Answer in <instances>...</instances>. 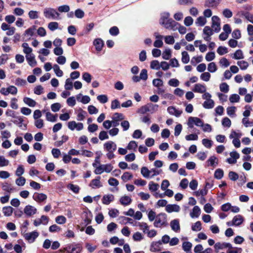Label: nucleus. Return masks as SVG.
Instances as JSON below:
<instances>
[{
	"label": "nucleus",
	"instance_id": "nucleus-3",
	"mask_svg": "<svg viewBox=\"0 0 253 253\" xmlns=\"http://www.w3.org/2000/svg\"><path fill=\"white\" fill-rule=\"evenodd\" d=\"M43 15L48 19H57L59 17V13L55 9L50 7L44 9Z\"/></svg>",
	"mask_w": 253,
	"mask_h": 253
},
{
	"label": "nucleus",
	"instance_id": "nucleus-52",
	"mask_svg": "<svg viewBox=\"0 0 253 253\" xmlns=\"http://www.w3.org/2000/svg\"><path fill=\"white\" fill-rule=\"evenodd\" d=\"M211 74L209 72H204L202 73L200 76V78L202 80L208 82L211 78Z\"/></svg>",
	"mask_w": 253,
	"mask_h": 253
},
{
	"label": "nucleus",
	"instance_id": "nucleus-22",
	"mask_svg": "<svg viewBox=\"0 0 253 253\" xmlns=\"http://www.w3.org/2000/svg\"><path fill=\"white\" fill-rule=\"evenodd\" d=\"M93 44L95 47L96 50L98 51H100L104 45V42L101 39H96L93 41Z\"/></svg>",
	"mask_w": 253,
	"mask_h": 253
},
{
	"label": "nucleus",
	"instance_id": "nucleus-10",
	"mask_svg": "<svg viewBox=\"0 0 253 253\" xmlns=\"http://www.w3.org/2000/svg\"><path fill=\"white\" fill-rule=\"evenodd\" d=\"M37 209L31 205H27L25 206L24 209V213L28 216H31L32 215L37 213Z\"/></svg>",
	"mask_w": 253,
	"mask_h": 253
},
{
	"label": "nucleus",
	"instance_id": "nucleus-41",
	"mask_svg": "<svg viewBox=\"0 0 253 253\" xmlns=\"http://www.w3.org/2000/svg\"><path fill=\"white\" fill-rule=\"evenodd\" d=\"M237 64L240 67V69L243 70L247 69L249 66L248 63L244 60L238 61Z\"/></svg>",
	"mask_w": 253,
	"mask_h": 253
},
{
	"label": "nucleus",
	"instance_id": "nucleus-31",
	"mask_svg": "<svg viewBox=\"0 0 253 253\" xmlns=\"http://www.w3.org/2000/svg\"><path fill=\"white\" fill-rule=\"evenodd\" d=\"M13 209L10 206L4 207L2 208V212L5 216H10L12 215Z\"/></svg>",
	"mask_w": 253,
	"mask_h": 253
},
{
	"label": "nucleus",
	"instance_id": "nucleus-30",
	"mask_svg": "<svg viewBox=\"0 0 253 253\" xmlns=\"http://www.w3.org/2000/svg\"><path fill=\"white\" fill-rule=\"evenodd\" d=\"M214 105V102L213 100L210 99L206 100L203 104V106L206 109H212Z\"/></svg>",
	"mask_w": 253,
	"mask_h": 253
},
{
	"label": "nucleus",
	"instance_id": "nucleus-55",
	"mask_svg": "<svg viewBox=\"0 0 253 253\" xmlns=\"http://www.w3.org/2000/svg\"><path fill=\"white\" fill-rule=\"evenodd\" d=\"M171 57V51L169 49H166L162 54V57L165 60H169Z\"/></svg>",
	"mask_w": 253,
	"mask_h": 253
},
{
	"label": "nucleus",
	"instance_id": "nucleus-32",
	"mask_svg": "<svg viewBox=\"0 0 253 253\" xmlns=\"http://www.w3.org/2000/svg\"><path fill=\"white\" fill-rule=\"evenodd\" d=\"M23 101L26 104L28 105L30 107H33L35 106V105H36V102L32 98L29 97H24L23 98Z\"/></svg>",
	"mask_w": 253,
	"mask_h": 253
},
{
	"label": "nucleus",
	"instance_id": "nucleus-14",
	"mask_svg": "<svg viewBox=\"0 0 253 253\" xmlns=\"http://www.w3.org/2000/svg\"><path fill=\"white\" fill-rule=\"evenodd\" d=\"M206 86L201 84H196L194 85L192 90L195 92L203 93L206 91Z\"/></svg>",
	"mask_w": 253,
	"mask_h": 253
},
{
	"label": "nucleus",
	"instance_id": "nucleus-57",
	"mask_svg": "<svg viewBox=\"0 0 253 253\" xmlns=\"http://www.w3.org/2000/svg\"><path fill=\"white\" fill-rule=\"evenodd\" d=\"M119 213V210L113 209L110 210L108 212L109 215L112 218H115L117 217Z\"/></svg>",
	"mask_w": 253,
	"mask_h": 253
},
{
	"label": "nucleus",
	"instance_id": "nucleus-28",
	"mask_svg": "<svg viewBox=\"0 0 253 253\" xmlns=\"http://www.w3.org/2000/svg\"><path fill=\"white\" fill-rule=\"evenodd\" d=\"M200 213L201 210L200 208L197 206H195L193 208L192 211L190 212V215L192 218H194L199 217V216L200 215Z\"/></svg>",
	"mask_w": 253,
	"mask_h": 253
},
{
	"label": "nucleus",
	"instance_id": "nucleus-27",
	"mask_svg": "<svg viewBox=\"0 0 253 253\" xmlns=\"http://www.w3.org/2000/svg\"><path fill=\"white\" fill-rule=\"evenodd\" d=\"M192 244L189 242H184L182 244V249L187 253H192L191 248Z\"/></svg>",
	"mask_w": 253,
	"mask_h": 253
},
{
	"label": "nucleus",
	"instance_id": "nucleus-21",
	"mask_svg": "<svg viewBox=\"0 0 253 253\" xmlns=\"http://www.w3.org/2000/svg\"><path fill=\"white\" fill-rule=\"evenodd\" d=\"M26 58L29 65L31 67H34L37 65V61L35 60V57L33 54L26 55Z\"/></svg>",
	"mask_w": 253,
	"mask_h": 253
},
{
	"label": "nucleus",
	"instance_id": "nucleus-61",
	"mask_svg": "<svg viewBox=\"0 0 253 253\" xmlns=\"http://www.w3.org/2000/svg\"><path fill=\"white\" fill-rule=\"evenodd\" d=\"M153 85L157 87L162 86L163 85V81L160 79H154L153 80Z\"/></svg>",
	"mask_w": 253,
	"mask_h": 253
},
{
	"label": "nucleus",
	"instance_id": "nucleus-50",
	"mask_svg": "<svg viewBox=\"0 0 253 253\" xmlns=\"http://www.w3.org/2000/svg\"><path fill=\"white\" fill-rule=\"evenodd\" d=\"M203 145L207 148H210L212 145V141L210 139L204 138L202 140Z\"/></svg>",
	"mask_w": 253,
	"mask_h": 253
},
{
	"label": "nucleus",
	"instance_id": "nucleus-23",
	"mask_svg": "<svg viewBox=\"0 0 253 253\" xmlns=\"http://www.w3.org/2000/svg\"><path fill=\"white\" fill-rule=\"evenodd\" d=\"M132 202L131 198L128 196H123L120 199V203L125 206L129 205Z\"/></svg>",
	"mask_w": 253,
	"mask_h": 253
},
{
	"label": "nucleus",
	"instance_id": "nucleus-37",
	"mask_svg": "<svg viewBox=\"0 0 253 253\" xmlns=\"http://www.w3.org/2000/svg\"><path fill=\"white\" fill-rule=\"evenodd\" d=\"M53 70H54V71L57 77H61L63 76V72L61 70H60V67L58 65H57V64L54 65Z\"/></svg>",
	"mask_w": 253,
	"mask_h": 253
},
{
	"label": "nucleus",
	"instance_id": "nucleus-29",
	"mask_svg": "<svg viewBox=\"0 0 253 253\" xmlns=\"http://www.w3.org/2000/svg\"><path fill=\"white\" fill-rule=\"evenodd\" d=\"M219 1L220 0H207L205 6L209 7H214L218 4Z\"/></svg>",
	"mask_w": 253,
	"mask_h": 253
},
{
	"label": "nucleus",
	"instance_id": "nucleus-13",
	"mask_svg": "<svg viewBox=\"0 0 253 253\" xmlns=\"http://www.w3.org/2000/svg\"><path fill=\"white\" fill-rule=\"evenodd\" d=\"M162 242L160 241L153 242L151 244L150 250L152 252H159L162 249Z\"/></svg>",
	"mask_w": 253,
	"mask_h": 253
},
{
	"label": "nucleus",
	"instance_id": "nucleus-47",
	"mask_svg": "<svg viewBox=\"0 0 253 253\" xmlns=\"http://www.w3.org/2000/svg\"><path fill=\"white\" fill-rule=\"evenodd\" d=\"M203 60V56L202 55L201 56H194L193 57H192L191 60V63L192 64H193V65H196V63H200L201 62H202Z\"/></svg>",
	"mask_w": 253,
	"mask_h": 253
},
{
	"label": "nucleus",
	"instance_id": "nucleus-46",
	"mask_svg": "<svg viewBox=\"0 0 253 253\" xmlns=\"http://www.w3.org/2000/svg\"><path fill=\"white\" fill-rule=\"evenodd\" d=\"M133 177L132 174H131L129 172H125L122 176V179L124 181H127L130 179H131Z\"/></svg>",
	"mask_w": 253,
	"mask_h": 253
},
{
	"label": "nucleus",
	"instance_id": "nucleus-6",
	"mask_svg": "<svg viewBox=\"0 0 253 253\" xmlns=\"http://www.w3.org/2000/svg\"><path fill=\"white\" fill-rule=\"evenodd\" d=\"M194 125L197 126H203V121L199 118L190 117L188 118L187 122V126L189 128H193Z\"/></svg>",
	"mask_w": 253,
	"mask_h": 253
},
{
	"label": "nucleus",
	"instance_id": "nucleus-11",
	"mask_svg": "<svg viewBox=\"0 0 253 253\" xmlns=\"http://www.w3.org/2000/svg\"><path fill=\"white\" fill-rule=\"evenodd\" d=\"M215 251L218 253L219 250H222L224 248H228L229 249L232 248V245L229 243H220L217 242L215 244L214 246Z\"/></svg>",
	"mask_w": 253,
	"mask_h": 253
},
{
	"label": "nucleus",
	"instance_id": "nucleus-59",
	"mask_svg": "<svg viewBox=\"0 0 253 253\" xmlns=\"http://www.w3.org/2000/svg\"><path fill=\"white\" fill-rule=\"evenodd\" d=\"M242 134L241 133H238L236 132L235 131H232L229 137L231 139H239L241 136Z\"/></svg>",
	"mask_w": 253,
	"mask_h": 253
},
{
	"label": "nucleus",
	"instance_id": "nucleus-7",
	"mask_svg": "<svg viewBox=\"0 0 253 253\" xmlns=\"http://www.w3.org/2000/svg\"><path fill=\"white\" fill-rule=\"evenodd\" d=\"M64 250L68 253H80L82 251V246L79 244L70 245L64 248Z\"/></svg>",
	"mask_w": 253,
	"mask_h": 253
},
{
	"label": "nucleus",
	"instance_id": "nucleus-63",
	"mask_svg": "<svg viewBox=\"0 0 253 253\" xmlns=\"http://www.w3.org/2000/svg\"><path fill=\"white\" fill-rule=\"evenodd\" d=\"M61 107V106L59 103H55L51 105V109L54 112H58Z\"/></svg>",
	"mask_w": 253,
	"mask_h": 253
},
{
	"label": "nucleus",
	"instance_id": "nucleus-53",
	"mask_svg": "<svg viewBox=\"0 0 253 253\" xmlns=\"http://www.w3.org/2000/svg\"><path fill=\"white\" fill-rule=\"evenodd\" d=\"M202 229V225L200 221H197L192 226V230L194 231H200Z\"/></svg>",
	"mask_w": 253,
	"mask_h": 253
},
{
	"label": "nucleus",
	"instance_id": "nucleus-17",
	"mask_svg": "<svg viewBox=\"0 0 253 253\" xmlns=\"http://www.w3.org/2000/svg\"><path fill=\"white\" fill-rule=\"evenodd\" d=\"M167 110L169 114L174 115L176 117H179L182 113V111L177 110L173 106L169 107Z\"/></svg>",
	"mask_w": 253,
	"mask_h": 253
},
{
	"label": "nucleus",
	"instance_id": "nucleus-9",
	"mask_svg": "<svg viewBox=\"0 0 253 253\" xmlns=\"http://www.w3.org/2000/svg\"><path fill=\"white\" fill-rule=\"evenodd\" d=\"M39 233L37 231H33L32 232L24 234V237L29 243H33L35 239L38 237Z\"/></svg>",
	"mask_w": 253,
	"mask_h": 253
},
{
	"label": "nucleus",
	"instance_id": "nucleus-36",
	"mask_svg": "<svg viewBox=\"0 0 253 253\" xmlns=\"http://www.w3.org/2000/svg\"><path fill=\"white\" fill-rule=\"evenodd\" d=\"M182 54V58L181 61L182 62L186 64L188 63L189 62L190 60V57L189 56L186 51H183L181 53Z\"/></svg>",
	"mask_w": 253,
	"mask_h": 253
},
{
	"label": "nucleus",
	"instance_id": "nucleus-40",
	"mask_svg": "<svg viewBox=\"0 0 253 253\" xmlns=\"http://www.w3.org/2000/svg\"><path fill=\"white\" fill-rule=\"evenodd\" d=\"M244 55L241 50L238 49L234 53L233 58L235 59H241L244 58Z\"/></svg>",
	"mask_w": 253,
	"mask_h": 253
},
{
	"label": "nucleus",
	"instance_id": "nucleus-48",
	"mask_svg": "<svg viewBox=\"0 0 253 253\" xmlns=\"http://www.w3.org/2000/svg\"><path fill=\"white\" fill-rule=\"evenodd\" d=\"M240 97L239 95L237 94H233L229 97V101L230 102L233 103L238 102L240 100Z\"/></svg>",
	"mask_w": 253,
	"mask_h": 253
},
{
	"label": "nucleus",
	"instance_id": "nucleus-2",
	"mask_svg": "<svg viewBox=\"0 0 253 253\" xmlns=\"http://www.w3.org/2000/svg\"><path fill=\"white\" fill-rule=\"evenodd\" d=\"M158 105L152 103H148L145 105L141 106L137 111L138 113L144 114L147 112L153 113L158 110Z\"/></svg>",
	"mask_w": 253,
	"mask_h": 253
},
{
	"label": "nucleus",
	"instance_id": "nucleus-1",
	"mask_svg": "<svg viewBox=\"0 0 253 253\" xmlns=\"http://www.w3.org/2000/svg\"><path fill=\"white\" fill-rule=\"evenodd\" d=\"M170 14L165 12L161 14L159 20L160 24L169 30L178 31V32H185L186 28L179 23L169 18Z\"/></svg>",
	"mask_w": 253,
	"mask_h": 253
},
{
	"label": "nucleus",
	"instance_id": "nucleus-64",
	"mask_svg": "<svg viewBox=\"0 0 253 253\" xmlns=\"http://www.w3.org/2000/svg\"><path fill=\"white\" fill-rule=\"evenodd\" d=\"M133 239L135 241H140L143 239V237L141 233L137 232L135 233L132 236Z\"/></svg>",
	"mask_w": 253,
	"mask_h": 253
},
{
	"label": "nucleus",
	"instance_id": "nucleus-19",
	"mask_svg": "<svg viewBox=\"0 0 253 253\" xmlns=\"http://www.w3.org/2000/svg\"><path fill=\"white\" fill-rule=\"evenodd\" d=\"M170 225L171 229L175 232H178L180 230V224L178 219H174L170 221Z\"/></svg>",
	"mask_w": 253,
	"mask_h": 253
},
{
	"label": "nucleus",
	"instance_id": "nucleus-60",
	"mask_svg": "<svg viewBox=\"0 0 253 253\" xmlns=\"http://www.w3.org/2000/svg\"><path fill=\"white\" fill-rule=\"evenodd\" d=\"M120 108V103L118 100L115 99L111 102V108L112 110Z\"/></svg>",
	"mask_w": 253,
	"mask_h": 253
},
{
	"label": "nucleus",
	"instance_id": "nucleus-42",
	"mask_svg": "<svg viewBox=\"0 0 253 253\" xmlns=\"http://www.w3.org/2000/svg\"><path fill=\"white\" fill-rule=\"evenodd\" d=\"M66 218L64 216L59 215L55 218V222L59 224H63L66 222Z\"/></svg>",
	"mask_w": 253,
	"mask_h": 253
},
{
	"label": "nucleus",
	"instance_id": "nucleus-44",
	"mask_svg": "<svg viewBox=\"0 0 253 253\" xmlns=\"http://www.w3.org/2000/svg\"><path fill=\"white\" fill-rule=\"evenodd\" d=\"M64 87L66 90H72L73 89V83L71 79L68 78L66 80Z\"/></svg>",
	"mask_w": 253,
	"mask_h": 253
},
{
	"label": "nucleus",
	"instance_id": "nucleus-8",
	"mask_svg": "<svg viewBox=\"0 0 253 253\" xmlns=\"http://www.w3.org/2000/svg\"><path fill=\"white\" fill-rule=\"evenodd\" d=\"M211 30L218 32L220 30V19L216 16H213L212 18Z\"/></svg>",
	"mask_w": 253,
	"mask_h": 253
},
{
	"label": "nucleus",
	"instance_id": "nucleus-26",
	"mask_svg": "<svg viewBox=\"0 0 253 253\" xmlns=\"http://www.w3.org/2000/svg\"><path fill=\"white\" fill-rule=\"evenodd\" d=\"M118 220L119 221V223L121 224H126L128 223L132 224L133 222L132 219L124 216H120Z\"/></svg>",
	"mask_w": 253,
	"mask_h": 253
},
{
	"label": "nucleus",
	"instance_id": "nucleus-12",
	"mask_svg": "<svg viewBox=\"0 0 253 253\" xmlns=\"http://www.w3.org/2000/svg\"><path fill=\"white\" fill-rule=\"evenodd\" d=\"M104 148L107 152H114L117 149V145L114 142L109 141L104 144Z\"/></svg>",
	"mask_w": 253,
	"mask_h": 253
},
{
	"label": "nucleus",
	"instance_id": "nucleus-39",
	"mask_svg": "<svg viewBox=\"0 0 253 253\" xmlns=\"http://www.w3.org/2000/svg\"><path fill=\"white\" fill-rule=\"evenodd\" d=\"M159 188V185L155 183L153 181H151L149 183V189L152 191H156Z\"/></svg>",
	"mask_w": 253,
	"mask_h": 253
},
{
	"label": "nucleus",
	"instance_id": "nucleus-58",
	"mask_svg": "<svg viewBox=\"0 0 253 253\" xmlns=\"http://www.w3.org/2000/svg\"><path fill=\"white\" fill-rule=\"evenodd\" d=\"M222 125L223 126L229 127L231 125V122L228 118L225 117L222 119Z\"/></svg>",
	"mask_w": 253,
	"mask_h": 253
},
{
	"label": "nucleus",
	"instance_id": "nucleus-35",
	"mask_svg": "<svg viewBox=\"0 0 253 253\" xmlns=\"http://www.w3.org/2000/svg\"><path fill=\"white\" fill-rule=\"evenodd\" d=\"M112 119L115 121H120L125 119L124 115L122 113H115L112 116Z\"/></svg>",
	"mask_w": 253,
	"mask_h": 253
},
{
	"label": "nucleus",
	"instance_id": "nucleus-38",
	"mask_svg": "<svg viewBox=\"0 0 253 253\" xmlns=\"http://www.w3.org/2000/svg\"><path fill=\"white\" fill-rule=\"evenodd\" d=\"M141 173L145 178H148L150 175V170L146 167H143L141 169Z\"/></svg>",
	"mask_w": 253,
	"mask_h": 253
},
{
	"label": "nucleus",
	"instance_id": "nucleus-51",
	"mask_svg": "<svg viewBox=\"0 0 253 253\" xmlns=\"http://www.w3.org/2000/svg\"><path fill=\"white\" fill-rule=\"evenodd\" d=\"M138 226H139L141 230L143 231V232L146 233V232L149 229V226L145 222H139L138 223Z\"/></svg>",
	"mask_w": 253,
	"mask_h": 253
},
{
	"label": "nucleus",
	"instance_id": "nucleus-43",
	"mask_svg": "<svg viewBox=\"0 0 253 253\" xmlns=\"http://www.w3.org/2000/svg\"><path fill=\"white\" fill-rule=\"evenodd\" d=\"M223 171L220 169H217L214 172V177L217 179H220L223 176Z\"/></svg>",
	"mask_w": 253,
	"mask_h": 253
},
{
	"label": "nucleus",
	"instance_id": "nucleus-45",
	"mask_svg": "<svg viewBox=\"0 0 253 253\" xmlns=\"http://www.w3.org/2000/svg\"><path fill=\"white\" fill-rule=\"evenodd\" d=\"M208 70L211 73H214L217 70V67L214 62H211L208 64Z\"/></svg>",
	"mask_w": 253,
	"mask_h": 253
},
{
	"label": "nucleus",
	"instance_id": "nucleus-49",
	"mask_svg": "<svg viewBox=\"0 0 253 253\" xmlns=\"http://www.w3.org/2000/svg\"><path fill=\"white\" fill-rule=\"evenodd\" d=\"M150 67L152 69L159 70L160 68V64L158 60H153L151 62Z\"/></svg>",
	"mask_w": 253,
	"mask_h": 253
},
{
	"label": "nucleus",
	"instance_id": "nucleus-56",
	"mask_svg": "<svg viewBox=\"0 0 253 253\" xmlns=\"http://www.w3.org/2000/svg\"><path fill=\"white\" fill-rule=\"evenodd\" d=\"M92 79V77L91 75L85 72L83 74V79L87 83H90L91 82Z\"/></svg>",
	"mask_w": 253,
	"mask_h": 253
},
{
	"label": "nucleus",
	"instance_id": "nucleus-16",
	"mask_svg": "<svg viewBox=\"0 0 253 253\" xmlns=\"http://www.w3.org/2000/svg\"><path fill=\"white\" fill-rule=\"evenodd\" d=\"M33 198L38 202H42L47 199V196L43 193H35Z\"/></svg>",
	"mask_w": 253,
	"mask_h": 253
},
{
	"label": "nucleus",
	"instance_id": "nucleus-24",
	"mask_svg": "<svg viewBox=\"0 0 253 253\" xmlns=\"http://www.w3.org/2000/svg\"><path fill=\"white\" fill-rule=\"evenodd\" d=\"M207 166L215 167L218 164V159L214 156H211L207 161Z\"/></svg>",
	"mask_w": 253,
	"mask_h": 253
},
{
	"label": "nucleus",
	"instance_id": "nucleus-5",
	"mask_svg": "<svg viewBox=\"0 0 253 253\" xmlns=\"http://www.w3.org/2000/svg\"><path fill=\"white\" fill-rule=\"evenodd\" d=\"M113 169V167L111 164L100 165L96 167L94 172L96 174H100L104 171L109 173Z\"/></svg>",
	"mask_w": 253,
	"mask_h": 253
},
{
	"label": "nucleus",
	"instance_id": "nucleus-4",
	"mask_svg": "<svg viewBox=\"0 0 253 253\" xmlns=\"http://www.w3.org/2000/svg\"><path fill=\"white\" fill-rule=\"evenodd\" d=\"M167 215L164 213H161L157 215L154 225L156 227H161L167 224Z\"/></svg>",
	"mask_w": 253,
	"mask_h": 253
},
{
	"label": "nucleus",
	"instance_id": "nucleus-62",
	"mask_svg": "<svg viewBox=\"0 0 253 253\" xmlns=\"http://www.w3.org/2000/svg\"><path fill=\"white\" fill-rule=\"evenodd\" d=\"M168 84L171 86L177 87L179 85V82L177 79H171L169 81Z\"/></svg>",
	"mask_w": 253,
	"mask_h": 253
},
{
	"label": "nucleus",
	"instance_id": "nucleus-34",
	"mask_svg": "<svg viewBox=\"0 0 253 253\" xmlns=\"http://www.w3.org/2000/svg\"><path fill=\"white\" fill-rule=\"evenodd\" d=\"M206 21L207 20L204 17L200 16L197 18L195 24L199 26H203L206 24Z\"/></svg>",
	"mask_w": 253,
	"mask_h": 253
},
{
	"label": "nucleus",
	"instance_id": "nucleus-20",
	"mask_svg": "<svg viewBox=\"0 0 253 253\" xmlns=\"http://www.w3.org/2000/svg\"><path fill=\"white\" fill-rule=\"evenodd\" d=\"M92 188H99L102 186L100 182V177L97 176L95 179H92L89 184Z\"/></svg>",
	"mask_w": 253,
	"mask_h": 253
},
{
	"label": "nucleus",
	"instance_id": "nucleus-54",
	"mask_svg": "<svg viewBox=\"0 0 253 253\" xmlns=\"http://www.w3.org/2000/svg\"><path fill=\"white\" fill-rule=\"evenodd\" d=\"M217 52L220 55H222L228 52V49L225 46H220L217 49Z\"/></svg>",
	"mask_w": 253,
	"mask_h": 253
},
{
	"label": "nucleus",
	"instance_id": "nucleus-33",
	"mask_svg": "<svg viewBox=\"0 0 253 253\" xmlns=\"http://www.w3.org/2000/svg\"><path fill=\"white\" fill-rule=\"evenodd\" d=\"M57 115H54L49 112H46V119L48 121L55 122L57 121Z\"/></svg>",
	"mask_w": 253,
	"mask_h": 253
},
{
	"label": "nucleus",
	"instance_id": "nucleus-15",
	"mask_svg": "<svg viewBox=\"0 0 253 253\" xmlns=\"http://www.w3.org/2000/svg\"><path fill=\"white\" fill-rule=\"evenodd\" d=\"M180 207L177 205H171L169 204L166 206V211L169 212L170 213L172 212H178L180 211Z\"/></svg>",
	"mask_w": 253,
	"mask_h": 253
},
{
	"label": "nucleus",
	"instance_id": "nucleus-25",
	"mask_svg": "<svg viewBox=\"0 0 253 253\" xmlns=\"http://www.w3.org/2000/svg\"><path fill=\"white\" fill-rule=\"evenodd\" d=\"M243 220L244 219L242 215H237L233 218L232 225L239 226L242 223Z\"/></svg>",
	"mask_w": 253,
	"mask_h": 253
},
{
	"label": "nucleus",
	"instance_id": "nucleus-18",
	"mask_svg": "<svg viewBox=\"0 0 253 253\" xmlns=\"http://www.w3.org/2000/svg\"><path fill=\"white\" fill-rule=\"evenodd\" d=\"M114 200V196L112 194L105 195L102 199V203L104 205H109Z\"/></svg>",
	"mask_w": 253,
	"mask_h": 253
}]
</instances>
